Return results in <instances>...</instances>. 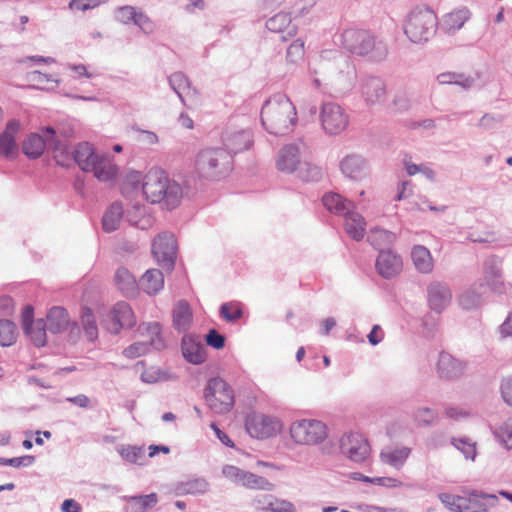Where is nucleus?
<instances>
[{
	"mask_svg": "<svg viewBox=\"0 0 512 512\" xmlns=\"http://www.w3.org/2000/svg\"><path fill=\"white\" fill-rule=\"evenodd\" d=\"M223 475L230 481L247 489L272 490L273 485L264 477L242 470L234 465H225Z\"/></svg>",
	"mask_w": 512,
	"mask_h": 512,
	"instance_id": "nucleus-12",
	"label": "nucleus"
},
{
	"mask_svg": "<svg viewBox=\"0 0 512 512\" xmlns=\"http://www.w3.org/2000/svg\"><path fill=\"white\" fill-rule=\"evenodd\" d=\"M204 398L208 407L216 414L230 412L235 403L233 389L219 377L209 380L204 390Z\"/></svg>",
	"mask_w": 512,
	"mask_h": 512,
	"instance_id": "nucleus-6",
	"label": "nucleus"
},
{
	"mask_svg": "<svg viewBox=\"0 0 512 512\" xmlns=\"http://www.w3.org/2000/svg\"><path fill=\"white\" fill-rule=\"evenodd\" d=\"M114 281L118 289L125 295H134L138 290L135 277L125 267L117 269Z\"/></svg>",
	"mask_w": 512,
	"mask_h": 512,
	"instance_id": "nucleus-31",
	"label": "nucleus"
},
{
	"mask_svg": "<svg viewBox=\"0 0 512 512\" xmlns=\"http://www.w3.org/2000/svg\"><path fill=\"white\" fill-rule=\"evenodd\" d=\"M20 131V123L11 120L7 123L5 131L0 134V156L9 157L16 150L15 135Z\"/></svg>",
	"mask_w": 512,
	"mask_h": 512,
	"instance_id": "nucleus-22",
	"label": "nucleus"
},
{
	"mask_svg": "<svg viewBox=\"0 0 512 512\" xmlns=\"http://www.w3.org/2000/svg\"><path fill=\"white\" fill-rule=\"evenodd\" d=\"M478 304H479V296L473 292H466V293L462 294L459 298V305L463 309H467V310L473 309V308L477 307Z\"/></svg>",
	"mask_w": 512,
	"mask_h": 512,
	"instance_id": "nucleus-56",
	"label": "nucleus"
},
{
	"mask_svg": "<svg viewBox=\"0 0 512 512\" xmlns=\"http://www.w3.org/2000/svg\"><path fill=\"white\" fill-rule=\"evenodd\" d=\"M206 343L215 349H222L225 345V337L219 334L215 329H212L206 335Z\"/></svg>",
	"mask_w": 512,
	"mask_h": 512,
	"instance_id": "nucleus-57",
	"label": "nucleus"
},
{
	"mask_svg": "<svg viewBox=\"0 0 512 512\" xmlns=\"http://www.w3.org/2000/svg\"><path fill=\"white\" fill-rule=\"evenodd\" d=\"M245 428L250 436L257 439H267L275 436L280 431L281 424L276 418L252 412L246 417Z\"/></svg>",
	"mask_w": 512,
	"mask_h": 512,
	"instance_id": "nucleus-9",
	"label": "nucleus"
},
{
	"mask_svg": "<svg viewBox=\"0 0 512 512\" xmlns=\"http://www.w3.org/2000/svg\"><path fill=\"white\" fill-rule=\"evenodd\" d=\"M169 82L173 90L177 93L180 99L185 102L187 97L192 94V89L188 78L181 72L172 74L169 78Z\"/></svg>",
	"mask_w": 512,
	"mask_h": 512,
	"instance_id": "nucleus-38",
	"label": "nucleus"
},
{
	"mask_svg": "<svg viewBox=\"0 0 512 512\" xmlns=\"http://www.w3.org/2000/svg\"><path fill=\"white\" fill-rule=\"evenodd\" d=\"M340 446L342 452L355 462L364 461L370 453L369 443L358 433L342 437Z\"/></svg>",
	"mask_w": 512,
	"mask_h": 512,
	"instance_id": "nucleus-14",
	"label": "nucleus"
},
{
	"mask_svg": "<svg viewBox=\"0 0 512 512\" xmlns=\"http://www.w3.org/2000/svg\"><path fill=\"white\" fill-rule=\"evenodd\" d=\"M320 121L328 134L336 135L347 128L349 116L339 104L327 102L322 105Z\"/></svg>",
	"mask_w": 512,
	"mask_h": 512,
	"instance_id": "nucleus-10",
	"label": "nucleus"
},
{
	"mask_svg": "<svg viewBox=\"0 0 512 512\" xmlns=\"http://www.w3.org/2000/svg\"><path fill=\"white\" fill-rule=\"evenodd\" d=\"M296 171L305 181H316L321 177V170L308 162H302Z\"/></svg>",
	"mask_w": 512,
	"mask_h": 512,
	"instance_id": "nucleus-48",
	"label": "nucleus"
},
{
	"mask_svg": "<svg viewBox=\"0 0 512 512\" xmlns=\"http://www.w3.org/2000/svg\"><path fill=\"white\" fill-rule=\"evenodd\" d=\"M138 13L135 12V9L131 6H124L120 8L118 12V17L122 22H127L129 20H135Z\"/></svg>",
	"mask_w": 512,
	"mask_h": 512,
	"instance_id": "nucleus-63",
	"label": "nucleus"
},
{
	"mask_svg": "<svg viewBox=\"0 0 512 512\" xmlns=\"http://www.w3.org/2000/svg\"><path fill=\"white\" fill-rule=\"evenodd\" d=\"M34 460H35L34 456L26 455V456H22V457L8 459L5 461V464H8L13 467L29 466V465L33 464Z\"/></svg>",
	"mask_w": 512,
	"mask_h": 512,
	"instance_id": "nucleus-60",
	"label": "nucleus"
},
{
	"mask_svg": "<svg viewBox=\"0 0 512 512\" xmlns=\"http://www.w3.org/2000/svg\"><path fill=\"white\" fill-rule=\"evenodd\" d=\"M340 167L343 174L354 180L361 179L366 172L364 160L357 155L346 156L342 160Z\"/></svg>",
	"mask_w": 512,
	"mask_h": 512,
	"instance_id": "nucleus-28",
	"label": "nucleus"
},
{
	"mask_svg": "<svg viewBox=\"0 0 512 512\" xmlns=\"http://www.w3.org/2000/svg\"><path fill=\"white\" fill-rule=\"evenodd\" d=\"M437 369L441 377L451 379L462 374L463 365L452 355L441 353L437 363Z\"/></svg>",
	"mask_w": 512,
	"mask_h": 512,
	"instance_id": "nucleus-23",
	"label": "nucleus"
},
{
	"mask_svg": "<svg viewBox=\"0 0 512 512\" xmlns=\"http://www.w3.org/2000/svg\"><path fill=\"white\" fill-rule=\"evenodd\" d=\"M224 150L231 156L232 153L242 152L247 150L252 143L251 133L247 130H236L233 128L226 129L221 136Z\"/></svg>",
	"mask_w": 512,
	"mask_h": 512,
	"instance_id": "nucleus-15",
	"label": "nucleus"
},
{
	"mask_svg": "<svg viewBox=\"0 0 512 512\" xmlns=\"http://www.w3.org/2000/svg\"><path fill=\"white\" fill-rule=\"evenodd\" d=\"M82 324L84 326V333L89 341H94L98 336V329L92 311L85 308L82 313Z\"/></svg>",
	"mask_w": 512,
	"mask_h": 512,
	"instance_id": "nucleus-44",
	"label": "nucleus"
},
{
	"mask_svg": "<svg viewBox=\"0 0 512 512\" xmlns=\"http://www.w3.org/2000/svg\"><path fill=\"white\" fill-rule=\"evenodd\" d=\"M453 445L460 450L467 459L474 460L476 456V443L468 438H455L452 441Z\"/></svg>",
	"mask_w": 512,
	"mask_h": 512,
	"instance_id": "nucleus-49",
	"label": "nucleus"
},
{
	"mask_svg": "<svg viewBox=\"0 0 512 512\" xmlns=\"http://www.w3.org/2000/svg\"><path fill=\"white\" fill-rule=\"evenodd\" d=\"M411 258L415 268L420 273L428 274L432 272L434 262L430 251L426 247L422 245L414 246L411 251Z\"/></svg>",
	"mask_w": 512,
	"mask_h": 512,
	"instance_id": "nucleus-29",
	"label": "nucleus"
},
{
	"mask_svg": "<svg viewBox=\"0 0 512 512\" xmlns=\"http://www.w3.org/2000/svg\"><path fill=\"white\" fill-rule=\"evenodd\" d=\"M301 163L300 152L297 146L287 145L280 150L277 158V168L279 171L293 173Z\"/></svg>",
	"mask_w": 512,
	"mask_h": 512,
	"instance_id": "nucleus-20",
	"label": "nucleus"
},
{
	"mask_svg": "<svg viewBox=\"0 0 512 512\" xmlns=\"http://www.w3.org/2000/svg\"><path fill=\"white\" fill-rule=\"evenodd\" d=\"M181 350L183 357L191 364L199 365L206 360L205 346L191 335L183 337Z\"/></svg>",
	"mask_w": 512,
	"mask_h": 512,
	"instance_id": "nucleus-18",
	"label": "nucleus"
},
{
	"mask_svg": "<svg viewBox=\"0 0 512 512\" xmlns=\"http://www.w3.org/2000/svg\"><path fill=\"white\" fill-rule=\"evenodd\" d=\"M28 81L38 89H47L53 83H57L53 75L45 74L40 71H32L28 74Z\"/></svg>",
	"mask_w": 512,
	"mask_h": 512,
	"instance_id": "nucleus-45",
	"label": "nucleus"
},
{
	"mask_svg": "<svg viewBox=\"0 0 512 512\" xmlns=\"http://www.w3.org/2000/svg\"><path fill=\"white\" fill-rule=\"evenodd\" d=\"M344 229L349 237L360 241L366 233V221L359 213L350 211L344 216Z\"/></svg>",
	"mask_w": 512,
	"mask_h": 512,
	"instance_id": "nucleus-21",
	"label": "nucleus"
},
{
	"mask_svg": "<svg viewBox=\"0 0 512 512\" xmlns=\"http://www.w3.org/2000/svg\"><path fill=\"white\" fill-rule=\"evenodd\" d=\"M70 318L63 307H53L47 314V328L52 333H60L68 328Z\"/></svg>",
	"mask_w": 512,
	"mask_h": 512,
	"instance_id": "nucleus-26",
	"label": "nucleus"
},
{
	"mask_svg": "<svg viewBox=\"0 0 512 512\" xmlns=\"http://www.w3.org/2000/svg\"><path fill=\"white\" fill-rule=\"evenodd\" d=\"M220 315L227 322H235L243 316V305L236 301L224 303L220 307Z\"/></svg>",
	"mask_w": 512,
	"mask_h": 512,
	"instance_id": "nucleus-41",
	"label": "nucleus"
},
{
	"mask_svg": "<svg viewBox=\"0 0 512 512\" xmlns=\"http://www.w3.org/2000/svg\"><path fill=\"white\" fill-rule=\"evenodd\" d=\"M137 504L142 506L143 508H151L156 505L158 499L155 493H151L144 496H139L134 498Z\"/></svg>",
	"mask_w": 512,
	"mask_h": 512,
	"instance_id": "nucleus-61",
	"label": "nucleus"
},
{
	"mask_svg": "<svg viewBox=\"0 0 512 512\" xmlns=\"http://www.w3.org/2000/svg\"><path fill=\"white\" fill-rule=\"evenodd\" d=\"M16 326L9 320H0V345L10 346L16 340Z\"/></svg>",
	"mask_w": 512,
	"mask_h": 512,
	"instance_id": "nucleus-43",
	"label": "nucleus"
},
{
	"mask_svg": "<svg viewBox=\"0 0 512 512\" xmlns=\"http://www.w3.org/2000/svg\"><path fill=\"white\" fill-rule=\"evenodd\" d=\"M369 239L372 245L380 249L391 244L394 241L395 236L387 230L376 228L371 230Z\"/></svg>",
	"mask_w": 512,
	"mask_h": 512,
	"instance_id": "nucleus-46",
	"label": "nucleus"
},
{
	"mask_svg": "<svg viewBox=\"0 0 512 512\" xmlns=\"http://www.w3.org/2000/svg\"><path fill=\"white\" fill-rule=\"evenodd\" d=\"M292 441L297 445L314 446L328 437L327 426L319 420L302 419L294 421L289 428Z\"/></svg>",
	"mask_w": 512,
	"mask_h": 512,
	"instance_id": "nucleus-5",
	"label": "nucleus"
},
{
	"mask_svg": "<svg viewBox=\"0 0 512 512\" xmlns=\"http://www.w3.org/2000/svg\"><path fill=\"white\" fill-rule=\"evenodd\" d=\"M140 283L146 293L156 294L164 286V277L160 270L150 269L142 276Z\"/></svg>",
	"mask_w": 512,
	"mask_h": 512,
	"instance_id": "nucleus-34",
	"label": "nucleus"
},
{
	"mask_svg": "<svg viewBox=\"0 0 512 512\" xmlns=\"http://www.w3.org/2000/svg\"><path fill=\"white\" fill-rule=\"evenodd\" d=\"M160 325L157 322L143 323L139 326L138 332L150 346L161 345L160 339Z\"/></svg>",
	"mask_w": 512,
	"mask_h": 512,
	"instance_id": "nucleus-39",
	"label": "nucleus"
},
{
	"mask_svg": "<svg viewBox=\"0 0 512 512\" xmlns=\"http://www.w3.org/2000/svg\"><path fill=\"white\" fill-rule=\"evenodd\" d=\"M62 512H81L82 508L80 504H78L73 499H66L61 506Z\"/></svg>",
	"mask_w": 512,
	"mask_h": 512,
	"instance_id": "nucleus-64",
	"label": "nucleus"
},
{
	"mask_svg": "<svg viewBox=\"0 0 512 512\" xmlns=\"http://www.w3.org/2000/svg\"><path fill=\"white\" fill-rule=\"evenodd\" d=\"M150 345L145 341L134 342L129 347L124 349L123 355L126 358L134 359L147 354L150 350Z\"/></svg>",
	"mask_w": 512,
	"mask_h": 512,
	"instance_id": "nucleus-50",
	"label": "nucleus"
},
{
	"mask_svg": "<svg viewBox=\"0 0 512 512\" xmlns=\"http://www.w3.org/2000/svg\"><path fill=\"white\" fill-rule=\"evenodd\" d=\"M125 183L131 187L142 184L143 195L151 203L164 201L168 208H175L182 198V189L179 184L171 181L167 174L159 169H150L143 177L139 172H129Z\"/></svg>",
	"mask_w": 512,
	"mask_h": 512,
	"instance_id": "nucleus-1",
	"label": "nucleus"
},
{
	"mask_svg": "<svg viewBox=\"0 0 512 512\" xmlns=\"http://www.w3.org/2000/svg\"><path fill=\"white\" fill-rule=\"evenodd\" d=\"M384 338V333L380 325H374L371 332L368 334V340L371 345L379 344Z\"/></svg>",
	"mask_w": 512,
	"mask_h": 512,
	"instance_id": "nucleus-62",
	"label": "nucleus"
},
{
	"mask_svg": "<svg viewBox=\"0 0 512 512\" xmlns=\"http://www.w3.org/2000/svg\"><path fill=\"white\" fill-rule=\"evenodd\" d=\"M362 89L366 101L370 104L381 103L385 99V85L379 79H370L366 81Z\"/></svg>",
	"mask_w": 512,
	"mask_h": 512,
	"instance_id": "nucleus-33",
	"label": "nucleus"
},
{
	"mask_svg": "<svg viewBox=\"0 0 512 512\" xmlns=\"http://www.w3.org/2000/svg\"><path fill=\"white\" fill-rule=\"evenodd\" d=\"M500 392L504 402L512 407V375L502 379Z\"/></svg>",
	"mask_w": 512,
	"mask_h": 512,
	"instance_id": "nucleus-55",
	"label": "nucleus"
},
{
	"mask_svg": "<svg viewBox=\"0 0 512 512\" xmlns=\"http://www.w3.org/2000/svg\"><path fill=\"white\" fill-rule=\"evenodd\" d=\"M120 454L127 462L135 464L140 463V460L143 457L142 449L133 446L123 448Z\"/></svg>",
	"mask_w": 512,
	"mask_h": 512,
	"instance_id": "nucleus-54",
	"label": "nucleus"
},
{
	"mask_svg": "<svg viewBox=\"0 0 512 512\" xmlns=\"http://www.w3.org/2000/svg\"><path fill=\"white\" fill-rule=\"evenodd\" d=\"M107 330L118 333L123 327H131L135 324V317L131 307L125 302H118L104 320Z\"/></svg>",
	"mask_w": 512,
	"mask_h": 512,
	"instance_id": "nucleus-13",
	"label": "nucleus"
},
{
	"mask_svg": "<svg viewBox=\"0 0 512 512\" xmlns=\"http://www.w3.org/2000/svg\"><path fill=\"white\" fill-rule=\"evenodd\" d=\"M176 239L173 234L161 233L152 243V253L158 264L168 271L174 267L176 258Z\"/></svg>",
	"mask_w": 512,
	"mask_h": 512,
	"instance_id": "nucleus-11",
	"label": "nucleus"
},
{
	"mask_svg": "<svg viewBox=\"0 0 512 512\" xmlns=\"http://www.w3.org/2000/svg\"><path fill=\"white\" fill-rule=\"evenodd\" d=\"M437 418L435 411L429 408L419 409L415 414V421L422 426L433 423Z\"/></svg>",
	"mask_w": 512,
	"mask_h": 512,
	"instance_id": "nucleus-53",
	"label": "nucleus"
},
{
	"mask_svg": "<svg viewBox=\"0 0 512 512\" xmlns=\"http://www.w3.org/2000/svg\"><path fill=\"white\" fill-rule=\"evenodd\" d=\"M93 167L89 172H93L94 176L102 182L113 180L118 171L116 165L105 156H98L93 162Z\"/></svg>",
	"mask_w": 512,
	"mask_h": 512,
	"instance_id": "nucleus-27",
	"label": "nucleus"
},
{
	"mask_svg": "<svg viewBox=\"0 0 512 512\" xmlns=\"http://www.w3.org/2000/svg\"><path fill=\"white\" fill-rule=\"evenodd\" d=\"M469 18V11L465 8L448 13L443 18V28L451 33L460 29Z\"/></svg>",
	"mask_w": 512,
	"mask_h": 512,
	"instance_id": "nucleus-37",
	"label": "nucleus"
},
{
	"mask_svg": "<svg viewBox=\"0 0 512 512\" xmlns=\"http://www.w3.org/2000/svg\"><path fill=\"white\" fill-rule=\"evenodd\" d=\"M305 53L304 42L301 39L295 40L287 49V59L296 62L303 58Z\"/></svg>",
	"mask_w": 512,
	"mask_h": 512,
	"instance_id": "nucleus-52",
	"label": "nucleus"
},
{
	"mask_svg": "<svg viewBox=\"0 0 512 512\" xmlns=\"http://www.w3.org/2000/svg\"><path fill=\"white\" fill-rule=\"evenodd\" d=\"M265 512H296L292 503L286 500L268 501V506L262 508Z\"/></svg>",
	"mask_w": 512,
	"mask_h": 512,
	"instance_id": "nucleus-51",
	"label": "nucleus"
},
{
	"mask_svg": "<svg viewBox=\"0 0 512 512\" xmlns=\"http://www.w3.org/2000/svg\"><path fill=\"white\" fill-rule=\"evenodd\" d=\"M481 498H493L494 495H481ZM466 509L465 512H487L488 508L485 503L480 500V496L472 493L466 497Z\"/></svg>",
	"mask_w": 512,
	"mask_h": 512,
	"instance_id": "nucleus-47",
	"label": "nucleus"
},
{
	"mask_svg": "<svg viewBox=\"0 0 512 512\" xmlns=\"http://www.w3.org/2000/svg\"><path fill=\"white\" fill-rule=\"evenodd\" d=\"M441 503L452 512H465L466 497L450 493H440L438 495Z\"/></svg>",
	"mask_w": 512,
	"mask_h": 512,
	"instance_id": "nucleus-40",
	"label": "nucleus"
},
{
	"mask_svg": "<svg viewBox=\"0 0 512 512\" xmlns=\"http://www.w3.org/2000/svg\"><path fill=\"white\" fill-rule=\"evenodd\" d=\"M266 27L273 33L281 34L283 41L294 37L297 32L296 26L292 24L290 15L286 13H278L271 17L267 21Z\"/></svg>",
	"mask_w": 512,
	"mask_h": 512,
	"instance_id": "nucleus-19",
	"label": "nucleus"
},
{
	"mask_svg": "<svg viewBox=\"0 0 512 512\" xmlns=\"http://www.w3.org/2000/svg\"><path fill=\"white\" fill-rule=\"evenodd\" d=\"M173 326L179 332L187 331L192 323L193 314L189 304L179 301L173 309Z\"/></svg>",
	"mask_w": 512,
	"mask_h": 512,
	"instance_id": "nucleus-24",
	"label": "nucleus"
},
{
	"mask_svg": "<svg viewBox=\"0 0 512 512\" xmlns=\"http://www.w3.org/2000/svg\"><path fill=\"white\" fill-rule=\"evenodd\" d=\"M297 113L293 103L285 95H274L261 110V122L274 135H284L293 130Z\"/></svg>",
	"mask_w": 512,
	"mask_h": 512,
	"instance_id": "nucleus-2",
	"label": "nucleus"
},
{
	"mask_svg": "<svg viewBox=\"0 0 512 512\" xmlns=\"http://www.w3.org/2000/svg\"><path fill=\"white\" fill-rule=\"evenodd\" d=\"M47 147L54 150L59 148L55 131L51 128H43L40 133L29 134L22 143L23 153L32 159L39 158Z\"/></svg>",
	"mask_w": 512,
	"mask_h": 512,
	"instance_id": "nucleus-8",
	"label": "nucleus"
},
{
	"mask_svg": "<svg viewBox=\"0 0 512 512\" xmlns=\"http://www.w3.org/2000/svg\"><path fill=\"white\" fill-rule=\"evenodd\" d=\"M323 204L324 206L331 212L337 214H346L350 212V208H352V203L346 199H344L341 195L337 193H328L323 196Z\"/></svg>",
	"mask_w": 512,
	"mask_h": 512,
	"instance_id": "nucleus-35",
	"label": "nucleus"
},
{
	"mask_svg": "<svg viewBox=\"0 0 512 512\" xmlns=\"http://www.w3.org/2000/svg\"><path fill=\"white\" fill-rule=\"evenodd\" d=\"M123 217V207L120 203H112L103 215L102 228L105 232H113L120 226Z\"/></svg>",
	"mask_w": 512,
	"mask_h": 512,
	"instance_id": "nucleus-32",
	"label": "nucleus"
},
{
	"mask_svg": "<svg viewBox=\"0 0 512 512\" xmlns=\"http://www.w3.org/2000/svg\"><path fill=\"white\" fill-rule=\"evenodd\" d=\"M371 483L388 488H398L403 485L402 481L393 477H375L371 480Z\"/></svg>",
	"mask_w": 512,
	"mask_h": 512,
	"instance_id": "nucleus-59",
	"label": "nucleus"
},
{
	"mask_svg": "<svg viewBox=\"0 0 512 512\" xmlns=\"http://www.w3.org/2000/svg\"><path fill=\"white\" fill-rule=\"evenodd\" d=\"M75 162L81 168V170L88 172L93 169V162L97 160V155L94 152L93 147L89 143H80L73 151Z\"/></svg>",
	"mask_w": 512,
	"mask_h": 512,
	"instance_id": "nucleus-25",
	"label": "nucleus"
},
{
	"mask_svg": "<svg viewBox=\"0 0 512 512\" xmlns=\"http://www.w3.org/2000/svg\"><path fill=\"white\" fill-rule=\"evenodd\" d=\"M428 305L436 313L444 311L451 303L452 293L449 287L441 283H431L428 286Z\"/></svg>",
	"mask_w": 512,
	"mask_h": 512,
	"instance_id": "nucleus-16",
	"label": "nucleus"
},
{
	"mask_svg": "<svg viewBox=\"0 0 512 512\" xmlns=\"http://www.w3.org/2000/svg\"><path fill=\"white\" fill-rule=\"evenodd\" d=\"M341 45L348 52L364 56L374 52V59H383L387 56L386 46L376 48L374 36L367 30L358 28H349L341 34Z\"/></svg>",
	"mask_w": 512,
	"mask_h": 512,
	"instance_id": "nucleus-4",
	"label": "nucleus"
},
{
	"mask_svg": "<svg viewBox=\"0 0 512 512\" xmlns=\"http://www.w3.org/2000/svg\"><path fill=\"white\" fill-rule=\"evenodd\" d=\"M499 441L508 449L512 448V427L505 425L496 431Z\"/></svg>",
	"mask_w": 512,
	"mask_h": 512,
	"instance_id": "nucleus-58",
	"label": "nucleus"
},
{
	"mask_svg": "<svg viewBox=\"0 0 512 512\" xmlns=\"http://www.w3.org/2000/svg\"><path fill=\"white\" fill-rule=\"evenodd\" d=\"M410 454L411 448L409 447L386 449L380 453V459L383 463L396 469H400L404 466Z\"/></svg>",
	"mask_w": 512,
	"mask_h": 512,
	"instance_id": "nucleus-30",
	"label": "nucleus"
},
{
	"mask_svg": "<svg viewBox=\"0 0 512 512\" xmlns=\"http://www.w3.org/2000/svg\"><path fill=\"white\" fill-rule=\"evenodd\" d=\"M376 270L384 278H392L402 270L401 258L391 251H381L376 260Z\"/></svg>",
	"mask_w": 512,
	"mask_h": 512,
	"instance_id": "nucleus-17",
	"label": "nucleus"
},
{
	"mask_svg": "<svg viewBox=\"0 0 512 512\" xmlns=\"http://www.w3.org/2000/svg\"><path fill=\"white\" fill-rule=\"evenodd\" d=\"M232 162V156L224 149L218 147L201 150L195 159L197 171L205 176H217L228 170Z\"/></svg>",
	"mask_w": 512,
	"mask_h": 512,
	"instance_id": "nucleus-7",
	"label": "nucleus"
},
{
	"mask_svg": "<svg viewBox=\"0 0 512 512\" xmlns=\"http://www.w3.org/2000/svg\"><path fill=\"white\" fill-rule=\"evenodd\" d=\"M437 18L426 5H420L410 12L404 25V32L411 42H428L436 33Z\"/></svg>",
	"mask_w": 512,
	"mask_h": 512,
	"instance_id": "nucleus-3",
	"label": "nucleus"
},
{
	"mask_svg": "<svg viewBox=\"0 0 512 512\" xmlns=\"http://www.w3.org/2000/svg\"><path fill=\"white\" fill-rule=\"evenodd\" d=\"M440 85H458L464 89L470 88L474 83V78L464 73L443 72L437 76Z\"/></svg>",
	"mask_w": 512,
	"mask_h": 512,
	"instance_id": "nucleus-36",
	"label": "nucleus"
},
{
	"mask_svg": "<svg viewBox=\"0 0 512 512\" xmlns=\"http://www.w3.org/2000/svg\"><path fill=\"white\" fill-rule=\"evenodd\" d=\"M24 330L35 346L42 347L46 344V330L42 320L36 321Z\"/></svg>",
	"mask_w": 512,
	"mask_h": 512,
	"instance_id": "nucleus-42",
	"label": "nucleus"
}]
</instances>
